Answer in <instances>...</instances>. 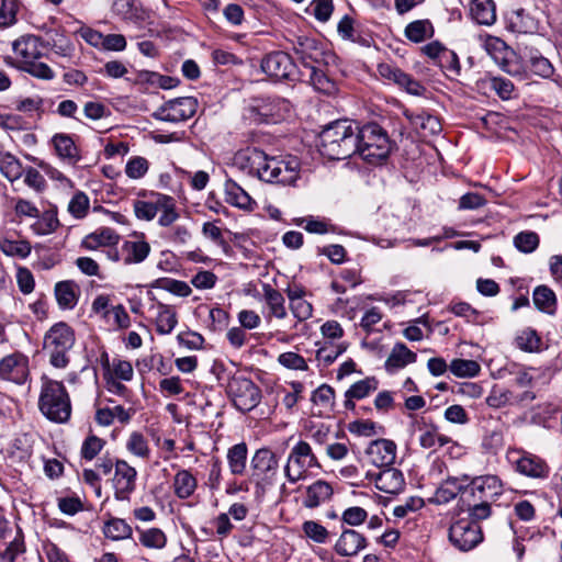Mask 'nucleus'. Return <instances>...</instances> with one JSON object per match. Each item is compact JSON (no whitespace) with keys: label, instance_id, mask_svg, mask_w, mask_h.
<instances>
[{"label":"nucleus","instance_id":"nucleus-1","mask_svg":"<svg viewBox=\"0 0 562 562\" xmlns=\"http://www.w3.org/2000/svg\"><path fill=\"white\" fill-rule=\"evenodd\" d=\"M234 166L261 181L294 186L300 178L301 164L296 157H270L258 148H246L234 156Z\"/></svg>","mask_w":562,"mask_h":562},{"label":"nucleus","instance_id":"nucleus-2","mask_svg":"<svg viewBox=\"0 0 562 562\" xmlns=\"http://www.w3.org/2000/svg\"><path fill=\"white\" fill-rule=\"evenodd\" d=\"M44 42L40 36L22 35L12 43L14 56L5 57L4 63L20 71L27 72L34 78L52 80L55 77L54 70L47 64L40 61L44 55Z\"/></svg>","mask_w":562,"mask_h":562},{"label":"nucleus","instance_id":"nucleus-3","mask_svg":"<svg viewBox=\"0 0 562 562\" xmlns=\"http://www.w3.org/2000/svg\"><path fill=\"white\" fill-rule=\"evenodd\" d=\"M357 139V124L349 120H337L321 132L318 150L328 159H347L356 155Z\"/></svg>","mask_w":562,"mask_h":562},{"label":"nucleus","instance_id":"nucleus-4","mask_svg":"<svg viewBox=\"0 0 562 562\" xmlns=\"http://www.w3.org/2000/svg\"><path fill=\"white\" fill-rule=\"evenodd\" d=\"M38 409L50 422L67 423L71 416L70 395L63 382L42 376Z\"/></svg>","mask_w":562,"mask_h":562},{"label":"nucleus","instance_id":"nucleus-5","mask_svg":"<svg viewBox=\"0 0 562 562\" xmlns=\"http://www.w3.org/2000/svg\"><path fill=\"white\" fill-rule=\"evenodd\" d=\"M357 153L369 164L378 165L384 161L392 149L391 139L378 123L357 124Z\"/></svg>","mask_w":562,"mask_h":562},{"label":"nucleus","instance_id":"nucleus-6","mask_svg":"<svg viewBox=\"0 0 562 562\" xmlns=\"http://www.w3.org/2000/svg\"><path fill=\"white\" fill-rule=\"evenodd\" d=\"M75 331L66 323L53 325L44 336L43 350L49 358V363L57 369L69 364V351L75 345Z\"/></svg>","mask_w":562,"mask_h":562},{"label":"nucleus","instance_id":"nucleus-7","mask_svg":"<svg viewBox=\"0 0 562 562\" xmlns=\"http://www.w3.org/2000/svg\"><path fill=\"white\" fill-rule=\"evenodd\" d=\"M312 468H321V464L314 454L308 442L300 440L296 442L288 457L284 467V475L290 483H296L306 477Z\"/></svg>","mask_w":562,"mask_h":562},{"label":"nucleus","instance_id":"nucleus-8","mask_svg":"<svg viewBox=\"0 0 562 562\" xmlns=\"http://www.w3.org/2000/svg\"><path fill=\"white\" fill-rule=\"evenodd\" d=\"M227 394L234 406L243 412H250L261 401V391L250 379L243 375H234L227 383Z\"/></svg>","mask_w":562,"mask_h":562},{"label":"nucleus","instance_id":"nucleus-9","mask_svg":"<svg viewBox=\"0 0 562 562\" xmlns=\"http://www.w3.org/2000/svg\"><path fill=\"white\" fill-rule=\"evenodd\" d=\"M251 467L254 469V475L258 477L256 482V494L262 495L266 490L274 483L279 469L278 458L270 449H259L251 459Z\"/></svg>","mask_w":562,"mask_h":562},{"label":"nucleus","instance_id":"nucleus-10","mask_svg":"<svg viewBox=\"0 0 562 562\" xmlns=\"http://www.w3.org/2000/svg\"><path fill=\"white\" fill-rule=\"evenodd\" d=\"M484 47L503 71L510 76H520L522 74V66L518 55L502 38L487 36Z\"/></svg>","mask_w":562,"mask_h":562},{"label":"nucleus","instance_id":"nucleus-11","mask_svg":"<svg viewBox=\"0 0 562 562\" xmlns=\"http://www.w3.org/2000/svg\"><path fill=\"white\" fill-rule=\"evenodd\" d=\"M483 540L481 526L473 520L462 518L449 528V541L460 551L474 549Z\"/></svg>","mask_w":562,"mask_h":562},{"label":"nucleus","instance_id":"nucleus-12","mask_svg":"<svg viewBox=\"0 0 562 562\" xmlns=\"http://www.w3.org/2000/svg\"><path fill=\"white\" fill-rule=\"evenodd\" d=\"M502 494V481L496 475H484L467 482L463 499L493 504Z\"/></svg>","mask_w":562,"mask_h":562},{"label":"nucleus","instance_id":"nucleus-13","mask_svg":"<svg viewBox=\"0 0 562 562\" xmlns=\"http://www.w3.org/2000/svg\"><path fill=\"white\" fill-rule=\"evenodd\" d=\"M198 109V101L193 97H182L169 100L160 105L153 117L164 122L178 123L192 117Z\"/></svg>","mask_w":562,"mask_h":562},{"label":"nucleus","instance_id":"nucleus-14","mask_svg":"<svg viewBox=\"0 0 562 562\" xmlns=\"http://www.w3.org/2000/svg\"><path fill=\"white\" fill-rule=\"evenodd\" d=\"M137 471L125 460H115V471L112 479L114 497L117 501H130L136 488Z\"/></svg>","mask_w":562,"mask_h":562},{"label":"nucleus","instance_id":"nucleus-15","mask_svg":"<svg viewBox=\"0 0 562 562\" xmlns=\"http://www.w3.org/2000/svg\"><path fill=\"white\" fill-rule=\"evenodd\" d=\"M378 72L383 79L397 85L409 94L423 95L426 91V88L418 80L395 65L381 63L378 65Z\"/></svg>","mask_w":562,"mask_h":562},{"label":"nucleus","instance_id":"nucleus-16","mask_svg":"<svg viewBox=\"0 0 562 562\" xmlns=\"http://www.w3.org/2000/svg\"><path fill=\"white\" fill-rule=\"evenodd\" d=\"M294 53L306 69L314 65L324 66L327 64L323 45L315 38L299 37L294 45Z\"/></svg>","mask_w":562,"mask_h":562},{"label":"nucleus","instance_id":"nucleus-17","mask_svg":"<svg viewBox=\"0 0 562 562\" xmlns=\"http://www.w3.org/2000/svg\"><path fill=\"white\" fill-rule=\"evenodd\" d=\"M262 71L276 80L290 79L295 69L291 56L283 52H273L261 60Z\"/></svg>","mask_w":562,"mask_h":562},{"label":"nucleus","instance_id":"nucleus-18","mask_svg":"<svg viewBox=\"0 0 562 562\" xmlns=\"http://www.w3.org/2000/svg\"><path fill=\"white\" fill-rule=\"evenodd\" d=\"M29 360L21 353H13L0 361V376L3 380L23 384L29 375Z\"/></svg>","mask_w":562,"mask_h":562},{"label":"nucleus","instance_id":"nucleus-19","mask_svg":"<svg viewBox=\"0 0 562 562\" xmlns=\"http://www.w3.org/2000/svg\"><path fill=\"white\" fill-rule=\"evenodd\" d=\"M415 426L419 431L418 442L424 449L436 452L439 448L452 442V439L439 432V427L432 422H426L420 418L415 422Z\"/></svg>","mask_w":562,"mask_h":562},{"label":"nucleus","instance_id":"nucleus-20","mask_svg":"<svg viewBox=\"0 0 562 562\" xmlns=\"http://www.w3.org/2000/svg\"><path fill=\"white\" fill-rule=\"evenodd\" d=\"M396 445L389 439L373 440L367 448V454L378 468L391 467L396 458Z\"/></svg>","mask_w":562,"mask_h":562},{"label":"nucleus","instance_id":"nucleus-21","mask_svg":"<svg viewBox=\"0 0 562 562\" xmlns=\"http://www.w3.org/2000/svg\"><path fill=\"white\" fill-rule=\"evenodd\" d=\"M367 538L355 529H342L334 546L335 552L340 557H355L367 547Z\"/></svg>","mask_w":562,"mask_h":562},{"label":"nucleus","instance_id":"nucleus-22","mask_svg":"<svg viewBox=\"0 0 562 562\" xmlns=\"http://www.w3.org/2000/svg\"><path fill=\"white\" fill-rule=\"evenodd\" d=\"M372 476L375 487L387 494H397L405 486L403 473L392 467L383 468L378 473L372 474Z\"/></svg>","mask_w":562,"mask_h":562},{"label":"nucleus","instance_id":"nucleus-23","mask_svg":"<svg viewBox=\"0 0 562 562\" xmlns=\"http://www.w3.org/2000/svg\"><path fill=\"white\" fill-rule=\"evenodd\" d=\"M468 481L469 476L467 475L462 477H448L437 488L432 502L436 504H447L460 495V501L463 503V492L467 488Z\"/></svg>","mask_w":562,"mask_h":562},{"label":"nucleus","instance_id":"nucleus-24","mask_svg":"<svg viewBox=\"0 0 562 562\" xmlns=\"http://www.w3.org/2000/svg\"><path fill=\"white\" fill-rule=\"evenodd\" d=\"M506 29L519 34L531 33L536 29L535 20L525 9L513 7L505 13Z\"/></svg>","mask_w":562,"mask_h":562},{"label":"nucleus","instance_id":"nucleus-25","mask_svg":"<svg viewBox=\"0 0 562 562\" xmlns=\"http://www.w3.org/2000/svg\"><path fill=\"white\" fill-rule=\"evenodd\" d=\"M334 494L330 483L324 480H317L306 487L303 505L306 508H316L328 502Z\"/></svg>","mask_w":562,"mask_h":562},{"label":"nucleus","instance_id":"nucleus-26","mask_svg":"<svg viewBox=\"0 0 562 562\" xmlns=\"http://www.w3.org/2000/svg\"><path fill=\"white\" fill-rule=\"evenodd\" d=\"M416 359L417 355L409 350L405 344L396 342L384 363V368L386 372L393 374L407 364L416 362Z\"/></svg>","mask_w":562,"mask_h":562},{"label":"nucleus","instance_id":"nucleus-27","mask_svg":"<svg viewBox=\"0 0 562 562\" xmlns=\"http://www.w3.org/2000/svg\"><path fill=\"white\" fill-rule=\"evenodd\" d=\"M54 293L61 310H72L78 303L80 288L72 280L59 281L55 284Z\"/></svg>","mask_w":562,"mask_h":562},{"label":"nucleus","instance_id":"nucleus-28","mask_svg":"<svg viewBox=\"0 0 562 562\" xmlns=\"http://www.w3.org/2000/svg\"><path fill=\"white\" fill-rule=\"evenodd\" d=\"M516 470L530 477H546L549 474L548 464L541 458L531 453H524L516 461Z\"/></svg>","mask_w":562,"mask_h":562},{"label":"nucleus","instance_id":"nucleus-29","mask_svg":"<svg viewBox=\"0 0 562 562\" xmlns=\"http://www.w3.org/2000/svg\"><path fill=\"white\" fill-rule=\"evenodd\" d=\"M378 386L379 381L374 376H367L353 383L345 393V407L347 409H353L356 406L353 400L367 397L370 393L376 391Z\"/></svg>","mask_w":562,"mask_h":562},{"label":"nucleus","instance_id":"nucleus-30","mask_svg":"<svg viewBox=\"0 0 562 562\" xmlns=\"http://www.w3.org/2000/svg\"><path fill=\"white\" fill-rule=\"evenodd\" d=\"M56 154L63 160L70 165H76L80 160V153L71 136L67 134H56L52 139Z\"/></svg>","mask_w":562,"mask_h":562},{"label":"nucleus","instance_id":"nucleus-31","mask_svg":"<svg viewBox=\"0 0 562 562\" xmlns=\"http://www.w3.org/2000/svg\"><path fill=\"white\" fill-rule=\"evenodd\" d=\"M120 236L111 228H101L86 236L81 247L87 250H97L100 247L113 246L119 243Z\"/></svg>","mask_w":562,"mask_h":562},{"label":"nucleus","instance_id":"nucleus-32","mask_svg":"<svg viewBox=\"0 0 562 562\" xmlns=\"http://www.w3.org/2000/svg\"><path fill=\"white\" fill-rule=\"evenodd\" d=\"M125 265L140 263L150 252V246L145 240H126L122 246Z\"/></svg>","mask_w":562,"mask_h":562},{"label":"nucleus","instance_id":"nucleus-33","mask_svg":"<svg viewBox=\"0 0 562 562\" xmlns=\"http://www.w3.org/2000/svg\"><path fill=\"white\" fill-rule=\"evenodd\" d=\"M472 19L483 25H491L496 20L495 3L493 0H472L470 3Z\"/></svg>","mask_w":562,"mask_h":562},{"label":"nucleus","instance_id":"nucleus-34","mask_svg":"<svg viewBox=\"0 0 562 562\" xmlns=\"http://www.w3.org/2000/svg\"><path fill=\"white\" fill-rule=\"evenodd\" d=\"M156 330L160 335L170 334L178 324L177 312L173 306L157 302Z\"/></svg>","mask_w":562,"mask_h":562},{"label":"nucleus","instance_id":"nucleus-35","mask_svg":"<svg viewBox=\"0 0 562 562\" xmlns=\"http://www.w3.org/2000/svg\"><path fill=\"white\" fill-rule=\"evenodd\" d=\"M225 201L231 205L247 210L251 206L250 195L234 180L227 179L224 184Z\"/></svg>","mask_w":562,"mask_h":562},{"label":"nucleus","instance_id":"nucleus-36","mask_svg":"<svg viewBox=\"0 0 562 562\" xmlns=\"http://www.w3.org/2000/svg\"><path fill=\"white\" fill-rule=\"evenodd\" d=\"M263 299L270 310V314L276 318L283 319L286 317L285 300L280 291L270 284L262 285Z\"/></svg>","mask_w":562,"mask_h":562},{"label":"nucleus","instance_id":"nucleus-37","mask_svg":"<svg viewBox=\"0 0 562 562\" xmlns=\"http://www.w3.org/2000/svg\"><path fill=\"white\" fill-rule=\"evenodd\" d=\"M248 449L245 442L236 443L227 451V462L233 475H243L246 471Z\"/></svg>","mask_w":562,"mask_h":562},{"label":"nucleus","instance_id":"nucleus-38","mask_svg":"<svg viewBox=\"0 0 562 562\" xmlns=\"http://www.w3.org/2000/svg\"><path fill=\"white\" fill-rule=\"evenodd\" d=\"M198 482L189 470H179L173 479V491L181 499L189 498L196 490Z\"/></svg>","mask_w":562,"mask_h":562},{"label":"nucleus","instance_id":"nucleus-39","mask_svg":"<svg viewBox=\"0 0 562 562\" xmlns=\"http://www.w3.org/2000/svg\"><path fill=\"white\" fill-rule=\"evenodd\" d=\"M535 306L549 315H553L557 311L555 293L547 285H539L532 294Z\"/></svg>","mask_w":562,"mask_h":562},{"label":"nucleus","instance_id":"nucleus-40","mask_svg":"<svg viewBox=\"0 0 562 562\" xmlns=\"http://www.w3.org/2000/svg\"><path fill=\"white\" fill-rule=\"evenodd\" d=\"M161 193H150V200H135L133 209L135 216L142 221H151L159 212L158 203H160Z\"/></svg>","mask_w":562,"mask_h":562},{"label":"nucleus","instance_id":"nucleus-41","mask_svg":"<svg viewBox=\"0 0 562 562\" xmlns=\"http://www.w3.org/2000/svg\"><path fill=\"white\" fill-rule=\"evenodd\" d=\"M310 70V82L313 88L325 94H334L337 91L336 82L324 71L323 66L314 65Z\"/></svg>","mask_w":562,"mask_h":562},{"label":"nucleus","instance_id":"nucleus-42","mask_svg":"<svg viewBox=\"0 0 562 562\" xmlns=\"http://www.w3.org/2000/svg\"><path fill=\"white\" fill-rule=\"evenodd\" d=\"M477 83L483 88H490L504 101L510 100L514 97L515 87L509 79L493 76L482 79Z\"/></svg>","mask_w":562,"mask_h":562},{"label":"nucleus","instance_id":"nucleus-43","mask_svg":"<svg viewBox=\"0 0 562 562\" xmlns=\"http://www.w3.org/2000/svg\"><path fill=\"white\" fill-rule=\"evenodd\" d=\"M404 33L409 41L420 43L432 37L434 27L428 20H416L407 24Z\"/></svg>","mask_w":562,"mask_h":562},{"label":"nucleus","instance_id":"nucleus-44","mask_svg":"<svg viewBox=\"0 0 562 562\" xmlns=\"http://www.w3.org/2000/svg\"><path fill=\"white\" fill-rule=\"evenodd\" d=\"M0 172L11 182L21 178L24 172L20 160L11 153H0Z\"/></svg>","mask_w":562,"mask_h":562},{"label":"nucleus","instance_id":"nucleus-45","mask_svg":"<svg viewBox=\"0 0 562 562\" xmlns=\"http://www.w3.org/2000/svg\"><path fill=\"white\" fill-rule=\"evenodd\" d=\"M103 533L111 540H124L132 537V527L122 518H111L103 527Z\"/></svg>","mask_w":562,"mask_h":562},{"label":"nucleus","instance_id":"nucleus-46","mask_svg":"<svg viewBox=\"0 0 562 562\" xmlns=\"http://www.w3.org/2000/svg\"><path fill=\"white\" fill-rule=\"evenodd\" d=\"M160 203H158L160 216L158 218V224L162 227L171 226L178 218L179 213L177 212L175 199L164 194L160 196Z\"/></svg>","mask_w":562,"mask_h":562},{"label":"nucleus","instance_id":"nucleus-47","mask_svg":"<svg viewBox=\"0 0 562 562\" xmlns=\"http://www.w3.org/2000/svg\"><path fill=\"white\" fill-rule=\"evenodd\" d=\"M126 449L133 456L143 460L150 457V448L147 438L139 431H133L126 440Z\"/></svg>","mask_w":562,"mask_h":562},{"label":"nucleus","instance_id":"nucleus-48","mask_svg":"<svg viewBox=\"0 0 562 562\" xmlns=\"http://www.w3.org/2000/svg\"><path fill=\"white\" fill-rule=\"evenodd\" d=\"M290 111V102L285 99L273 98L268 99V103L260 108V114L270 117L272 121H278L284 117V113Z\"/></svg>","mask_w":562,"mask_h":562},{"label":"nucleus","instance_id":"nucleus-49","mask_svg":"<svg viewBox=\"0 0 562 562\" xmlns=\"http://www.w3.org/2000/svg\"><path fill=\"white\" fill-rule=\"evenodd\" d=\"M449 370L458 378H473L480 373L481 367L475 360L453 359Z\"/></svg>","mask_w":562,"mask_h":562},{"label":"nucleus","instance_id":"nucleus-50","mask_svg":"<svg viewBox=\"0 0 562 562\" xmlns=\"http://www.w3.org/2000/svg\"><path fill=\"white\" fill-rule=\"evenodd\" d=\"M0 250L7 256L26 258L31 254V245L26 240L0 237Z\"/></svg>","mask_w":562,"mask_h":562},{"label":"nucleus","instance_id":"nucleus-51","mask_svg":"<svg viewBox=\"0 0 562 562\" xmlns=\"http://www.w3.org/2000/svg\"><path fill=\"white\" fill-rule=\"evenodd\" d=\"M412 123L416 128L424 131L426 135H438L442 131L439 119L426 112L416 114L412 119Z\"/></svg>","mask_w":562,"mask_h":562},{"label":"nucleus","instance_id":"nucleus-52","mask_svg":"<svg viewBox=\"0 0 562 562\" xmlns=\"http://www.w3.org/2000/svg\"><path fill=\"white\" fill-rule=\"evenodd\" d=\"M153 288L162 289L178 296H189L191 294V288L188 283L171 278H160L155 280L151 285Z\"/></svg>","mask_w":562,"mask_h":562},{"label":"nucleus","instance_id":"nucleus-53","mask_svg":"<svg viewBox=\"0 0 562 562\" xmlns=\"http://www.w3.org/2000/svg\"><path fill=\"white\" fill-rule=\"evenodd\" d=\"M59 226L56 210L45 211L42 216L33 224V229L38 235H48L54 233Z\"/></svg>","mask_w":562,"mask_h":562},{"label":"nucleus","instance_id":"nucleus-54","mask_svg":"<svg viewBox=\"0 0 562 562\" xmlns=\"http://www.w3.org/2000/svg\"><path fill=\"white\" fill-rule=\"evenodd\" d=\"M492 503L474 502L473 499H463L462 509L469 512L470 520L476 524L480 520L486 519L492 514Z\"/></svg>","mask_w":562,"mask_h":562},{"label":"nucleus","instance_id":"nucleus-55","mask_svg":"<svg viewBox=\"0 0 562 562\" xmlns=\"http://www.w3.org/2000/svg\"><path fill=\"white\" fill-rule=\"evenodd\" d=\"M139 542L150 549H162L166 547L167 537L159 528H149L140 530Z\"/></svg>","mask_w":562,"mask_h":562},{"label":"nucleus","instance_id":"nucleus-56","mask_svg":"<svg viewBox=\"0 0 562 562\" xmlns=\"http://www.w3.org/2000/svg\"><path fill=\"white\" fill-rule=\"evenodd\" d=\"M90 200L82 191H77L68 203V212L77 220L85 218L89 212Z\"/></svg>","mask_w":562,"mask_h":562},{"label":"nucleus","instance_id":"nucleus-57","mask_svg":"<svg viewBox=\"0 0 562 562\" xmlns=\"http://www.w3.org/2000/svg\"><path fill=\"white\" fill-rule=\"evenodd\" d=\"M515 247L524 254L535 251L539 246V236L531 231L520 232L514 237Z\"/></svg>","mask_w":562,"mask_h":562},{"label":"nucleus","instance_id":"nucleus-58","mask_svg":"<svg viewBox=\"0 0 562 562\" xmlns=\"http://www.w3.org/2000/svg\"><path fill=\"white\" fill-rule=\"evenodd\" d=\"M306 12L312 14L319 22H327L334 12L333 0H313L306 9Z\"/></svg>","mask_w":562,"mask_h":562},{"label":"nucleus","instance_id":"nucleus-59","mask_svg":"<svg viewBox=\"0 0 562 562\" xmlns=\"http://www.w3.org/2000/svg\"><path fill=\"white\" fill-rule=\"evenodd\" d=\"M304 535L316 543H326L329 531L321 524L314 520H306L302 525Z\"/></svg>","mask_w":562,"mask_h":562},{"label":"nucleus","instance_id":"nucleus-60","mask_svg":"<svg viewBox=\"0 0 562 562\" xmlns=\"http://www.w3.org/2000/svg\"><path fill=\"white\" fill-rule=\"evenodd\" d=\"M148 168L149 162L146 158L135 156L127 161L125 166V173L131 179H140L147 173Z\"/></svg>","mask_w":562,"mask_h":562},{"label":"nucleus","instance_id":"nucleus-61","mask_svg":"<svg viewBox=\"0 0 562 562\" xmlns=\"http://www.w3.org/2000/svg\"><path fill=\"white\" fill-rule=\"evenodd\" d=\"M486 404L493 408H501L514 404L513 392L506 389L493 387L486 397Z\"/></svg>","mask_w":562,"mask_h":562},{"label":"nucleus","instance_id":"nucleus-62","mask_svg":"<svg viewBox=\"0 0 562 562\" xmlns=\"http://www.w3.org/2000/svg\"><path fill=\"white\" fill-rule=\"evenodd\" d=\"M311 400L323 408L330 409L334 406L335 391L331 386L322 384L313 392Z\"/></svg>","mask_w":562,"mask_h":562},{"label":"nucleus","instance_id":"nucleus-63","mask_svg":"<svg viewBox=\"0 0 562 562\" xmlns=\"http://www.w3.org/2000/svg\"><path fill=\"white\" fill-rule=\"evenodd\" d=\"M104 445L105 441L94 435L87 437L81 447V457L88 461L93 460Z\"/></svg>","mask_w":562,"mask_h":562},{"label":"nucleus","instance_id":"nucleus-64","mask_svg":"<svg viewBox=\"0 0 562 562\" xmlns=\"http://www.w3.org/2000/svg\"><path fill=\"white\" fill-rule=\"evenodd\" d=\"M25 552V544L22 538H14L9 542L3 552L0 553V562H15L16 558Z\"/></svg>","mask_w":562,"mask_h":562}]
</instances>
